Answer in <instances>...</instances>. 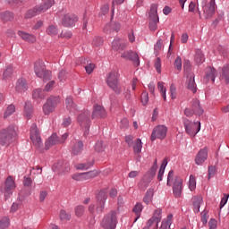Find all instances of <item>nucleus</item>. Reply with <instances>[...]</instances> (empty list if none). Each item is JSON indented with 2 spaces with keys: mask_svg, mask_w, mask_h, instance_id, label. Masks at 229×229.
I'll return each instance as SVG.
<instances>
[{
  "mask_svg": "<svg viewBox=\"0 0 229 229\" xmlns=\"http://www.w3.org/2000/svg\"><path fill=\"white\" fill-rule=\"evenodd\" d=\"M34 72L38 78L42 79L43 82H48L53 78L52 72L46 69L45 63L42 60L34 63Z\"/></svg>",
  "mask_w": 229,
  "mask_h": 229,
  "instance_id": "obj_1",
  "label": "nucleus"
},
{
  "mask_svg": "<svg viewBox=\"0 0 229 229\" xmlns=\"http://www.w3.org/2000/svg\"><path fill=\"white\" fill-rule=\"evenodd\" d=\"M57 144H60V138H58L57 134H52L47 140L45 143V148L46 150H48L52 146H55Z\"/></svg>",
  "mask_w": 229,
  "mask_h": 229,
  "instance_id": "obj_22",
  "label": "nucleus"
},
{
  "mask_svg": "<svg viewBox=\"0 0 229 229\" xmlns=\"http://www.w3.org/2000/svg\"><path fill=\"white\" fill-rule=\"evenodd\" d=\"M106 191L103 190L98 192V194L97 195V212H103V209H105V201H106Z\"/></svg>",
  "mask_w": 229,
  "mask_h": 229,
  "instance_id": "obj_17",
  "label": "nucleus"
},
{
  "mask_svg": "<svg viewBox=\"0 0 229 229\" xmlns=\"http://www.w3.org/2000/svg\"><path fill=\"white\" fill-rule=\"evenodd\" d=\"M13 74V67L12 65H9L5 68L4 72L3 73V80L8 81L12 78Z\"/></svg>",
  "mask_w": 229,
  "mask_h": 229,
  "instance_id": "obj_33",
  "label": "nucleus"
},
{
  "mask_svg": "<svg viewBox=\"0 0 229 229\" xmlns=\"http://www.w3.org/2000/svg\"><path fill=\"white\" fill-rule=\"evenodd\" d=\"M142 204L141 203H137L136 206L133 208V212H135L136 216H139L140 212L142 211Z\"/></svg>",
  "mask_w": 229,
  "mask_h": 229,
  "instance_id": "obj_61",
  "label": "nucleus"
},
{
  "mask_svg": "<svg viewBox=\"0 0 229 229\" xmlns=\"http://www.w3.org/2000/svg\"><path fill=\"white\" fill-rule=\"evenodd\" d=\"M46 33L48 36L55 37L59 33V28L56 25L50 24L49 26L47 27Z\"/></svg>",
  "mask_w": 229,
  "mask_h": 229,
  "instance_id": "obj_29",
  "label": "nucleus"
},
{
  "mask_svg": "<svg viewBox=\"0 0 229 229\" xmlns=\"http://www.w3.org/2000/svg\"><path fill=\"white\" fill-rule=\"evenodd\" d=\"M106 82L109 89H111L116 95L122 92L121 84L119 81L118 71L113 70L106 77Z\"/></svg>",
  "mask_w": 229,
  "mask_h": 229,
  "instance_id": "obj_2",
  "label": "nucleus"
},
{
  "mask_svg": "<svg viewBox=\"0 0 229 229\" xmlns=\"http://www.w3.org/2000/svg\"><path fill=\"white\" fill-rule=\"evenodd\" d=\"M220 81H224L226 84H229V64H225L222 68Z\"/></svg>",
  "mask_w": 229,
  "mask_h": 229,
  "instance_id": "obj_26",
  "label": "nucleus"
},
{
  "mask_svg": "<svg viewBox=\"0 0 229 229\" xmlns=\"http://www.w3.org/2000/svg\"><path fill=\"white\" fill-rule=\"evenodd\" d=\"M191 109H193L195 115L201 116L204 114V110L200 106L199 99H193V102L191 103Z\"/></svg>",
  "mask_w": 229,
  "mask_h": 229,
  "instance_id": "obj_24",
  "label": "nucleus"
},
{
  "mask_svg": "<svg viewBox=\"0 0 229 229\" xmlns=\"http://www.w3.org/2000/svg\"><path fill=\"white\" fill-rule=\"evenodd\" d=\"M30 138L31 142H32L33 146L35 147V148L38 152H43L44 144L42 142L40 132H39L36 123H32V125L30 127Z\"/></svg>",
  "mask_w": 229,
  "mask_h": 229,
  "instance_id": "obj_5",
  "label": "nucleus"
},
{
  "mask_svg": "<svg viewBox=\"0 0 229 229\" xmlns=\"http://www.w3.org/2000/svg\"><path fill=\"white\" fill-rule=\"evenodd\" d=\"M65 105H66V108L70 112H74L75 110H77V106L74 103L72 97H71V96L66 98Z\"/></svg>",
  "mask_w": 229,
  "mask_h": 229,
  "instance_id": "obj_30",
  "label": "nucleus"
},
{
  "mask_svg": "<svg viewBox=\"0 0 229 229\" xmlns=\"http://www.w3.org/2000/svg\"><path fill=\"white\" fill-rule=\"evenodd\" d=\"M123 59L130 60L134 63L135 67L140 66L139 55L133 51H125L121 55Z\"/></svg>",
  "mask_w": 229,
  "mask_h": 229,
  "instance_id": "obj_15",
  "label": "nucleus"
},
{
  "mask_svg": "<svg viewBox=\"0 0 229 229\" xmlns=\"http://www.w3.org/2000/svg\"><path fill=\"white\" fill-rule=\"evenodd\" d=\"M186 78H188V80H186V88H188L190 91L195 94L197 92V86L195 83V75L191 74L190 75V77H186Z\"/></svg>",
  "mask_w": 229,
  "mask_h": 229,
  "instance_id": "obj_23",
  "label": "nucleus"
},
{
  "mask_svg": "<svg viewBox=\"0 0 229 229\" xmlns=\"http://www.w3.org/2000/svg\"><path fill=\"white\" fill-rule=\"evenodd\" d=\"M55 84H56V81L55 80H52V79L48 80V81L44 87V91L51 92L55 89Z\"/></svg>",
  "mask_w": 229,
  "mask_h": 229,
  "instance_id": "obj_40",
  "label": "nucleus"
},
{
  "mask_svg": "<svg viewBox=\"0 0 229 229\" xmlns=\"http://www.w3.org/2000/svg\"><path fill=\"white\" fill-rule=\"evenodd\" d=\"M208 228L209 229H217V221L216 219L211 218L208 221Z\"/></svg>",
  "mask_w": 229,
  "mask_h": 229,
  "instance_id": "obj_60",
  "label": "nucleus"
},
{
  "mask_svg": "<svg viewBox=\"0 0 229 229\" xmlns=\"http://www.w3.org/2000/svg\"><path fill=\"white\" fill-rule=\"evenodd\" d=\"M98 174H99L96 170L90 171V172H87V173H83V179L84 180H89V179L97 177Z\"/></svg>",
  "mask_w": 229,
  "mask_h": 229,
  "instance_id": "obj_46",
  "label": "nucleus"
},
{
  "mask_svg": "<svg viewBox=\"0 0 229 229\" xmlns=\"http://www.w3.org/2000/svg\"><path fill=\"white\" fill-rule=\"evenodd\" d=\"M151 219H155V221H157L159 223L162 219V209L157 208L155 210L153 217Z\"/></svg>",
  "mask_w": 229,
  "mask_h": 229,
  "instance_id": "obj_49",
  "label": "nucleus"
},
{
  "mask_svg": "<svg viewBox=\"0 0 229 229\" xmlns=\"http://www.w3.org/2000/svg\"><path fill=\"white\" fill-rule=\"evenodd\" d=\"M67 79V72L65 70H61L58 73V80L60 82H64Z\"/></svg>",
  "mask_w": 229,
  "mask_h": 229,
  "instance_id": "obj_54",
  "label": "nucleus"
},
{
  "mask_svg": "<svg viewBox=\"0 0 229 229\" xmlns=\"http://www.w3.org/2000/svg\"><path fill=\"white\" fill-rule=\"evenodd\" d=\"M145 228L158 229V220H155L154 218H150L147 222V226H145Z\"/></svg>",
  "mask_w": 229,
  "mask_h": 229,
  "instance_id": "obj_43",
  "label": "nucleus"
},
{
  "mask_svg": "<svg viewBox=\"0 0 229 229\" xmlns=\"http://www.w3.org/2000/svg\"><path fill=\"white\" fill-rule=\"evenodd\" d=\"M105 117H106V110H105V107L99 105H95L91 114V119L94 120Z\"/></svg>",
  "mask_w": 229,
  "mask_h": 229,
  "instance_id": "obj_18",
  "label": "nucleus"
},
{
  "mask_svg": "<svg viewBox=\"0 0 229 229\" xmlns=\"http://www.w3.org/2000/svg\"><path fill=\"white\" fill-rule=\"evenodd\" d=\"M84 149V144L82 141H79L77 143H74V145L72 148V153L74 155H79L81 151Z\"/></svg>",
  "mask_w": 229,
  "mask_h": 229,
  "instance_id": "obj_32",
  "label": "nucleus"
},
{
  "mask_svg": "<svg viewBox=\"0 0 229 229\" xmlns=\"http://www.w3.org/2000/svg\"><path fill=\"white\" fill-rule=\"evenodd\" d=\"M127 47V43L120 38H114L112 42V49L114 51H123Z\"/></svg>",
  "mask_w": 229,
  "mask_h": 229,
  "instance_id": "obj_20",
  "label": "nucleus"
},
{
  "mask_svg": "<svg viewBox=\"0 0 229 229\" xmlns=\"http://www.w3.org/2000/svg\"><path fill=\"white\" fill-rule=\"evenodd\" d=\"M10 225V220L8 217H4L0 221V229H7Z\"/></svg>",
  "mask_w": 229,
  "mask_h": 229,
  "instance_id": "obj_53",
  "label": "nucleus"
},
{
  "mask_svg": "<svg viewBox=\"0 0 229 229\" xmlns=\"http://www.w3.org/2000/svg\"><path fill=\"white\" fill-rule=\"evenodd\" d=\"M94 165L93 162L86 163V164H78L75 165L77 170H88Z\"/></svg>",
  "mask_w": 229,
  "mask_h": 229,
  "instance_id": "obj_47",
  "label": "nucleus"
},
{
  "mask_svg": "<svg viewBox=\"0 0 229 229\" xmlns=\"http://www.w3.org/2000/svg\"><path fill=\"white\" fill-rule=\"evenodd\" d=\"M153 196H154V189H148V191L146 192L143 201L148 205L149 203L152 202L153 200Z\"/></svg>",
  "mask_w": 229,
  "mask_h": 229,
  "instance_id": "obj_35",
  "label": "nucleus"
},
{
  "mask_svg": "<svg viewBox=\"0 0 229 229\" xmlns=\"http://www.w3.org/2000/svg\"><path fill=\"white\" fill-rule=\"evenodd\" d=\"M53 171L58 172L60 175L69 174L71 171L70 164L65 162H58L53 165Z\"/></svg>",
  "mask_w": 229,
  "mask_h": 229,
  "instance_id": "obj_14",
  "label": "nucleus"
},
{
  "mask_svg": "<svg viewBox=\"0 0 229 229\" xmlns=\"http://www.w3.org/2000/svg\"><path fill=\"white\" fill-rule=\"evenodd\" d=\"M148 102V93L144 91L141 94V103L143 104V106H147Z\"/></svg>",
  "mask_w": 229,
  "mask_h": 229,
  "instance_id": "obj_59",
  "label": "nucleus"
},
{
  "mask_svg": "<svg viewBox=\"0 0 229 229\" xmlns=\"http://www.w3.org/2000/svg\"><path fill=\"white\" fill-rule=\"evenodd\" d=\"M35 8H36L37 13H38V14H39V13H45V12L47 11V8L45 6V4L36 5Z\"/></svg>",
  "mask_w": 229,
  "mask_h": 229,
  "instance_id": "obj_57",
  "label": "nucleus"
},
{
  "mask_svg": "<svg viewBox=\"0 0 229 229\" xmlns=\"http://www.w3.org/2000/svg\"><path fill=\"white\" fill-rule=\"evenodd\" d=\"M194 59H195L196 64H201L205 62V57H204L202 52L199 50L196 52Z\"/></svg>",
  "mask_w": 229,
  "mask_h": 229,
  "instance_id": "obj_45",
  "label": "nucleus"
},
{
  "mask_svg": "<svg viewBox=\"0 0 229 229\" xmlns=\"http://www.w3.org/2000/svg\"><path fill=\"white\" fill-rule=\"evenodd\" d=\"M16 188L15 182L12 176L7 177L4 187L2 191L4 194L5 199H8L13 195V191Z\"/></svg>",
  "mask_w": 229,
  "mask_h": 229,
  "instance_id": "obj_11",
  "label": "nucleus"
},
{
  "mask_svg": "<svg viewBox=\"0 0 229 229\" xmlns=\"http://www.w3.org/2000/svg\"><path fill=\"white\" fill-rule=\"evenodd\" d=\"M103 44V38L100 37H95L93 39V46H101Z\"/></svg>",
  "mask_w": 229,
  "mask_h": 229,
  "instance_id": "obj_63",
  "label": "nucleus"
},
{
  "mask_svg": "<svg viewBox=\"0 0 229 229\" xmlns=\"http://www.w3.org/2000/svg\"><path fill=\"white\" fill-rule=\"evenodd\" d=\"M17 139V127L14 125H9L7 129L0 131V144H10Z\"/></svg>",
  "mask_w": 229,
  "mask_h": 229,
  "instance_id": "obj_3",
  "label": "nucleus"
},
{
  "mask_svg": "<svg viewBox=\"0 0 229 229\" xmlns=\"http://www.w3.org/2000/svg\"><path fill=\"white\" fill-rule=\"evenodd\" d=\"M18 36L21 38V40H24V42H28L29 44H35L37 42L36 36L32 34L26 33L24 31H18Z\"/></svg>",
  "mask_w": 229,
  "mask_h": 229,
  "instance_id": "obj_21",
  "label": "nucleus"
},
{
  "mask_svg": "<svg viewBox=\"0 0 229 229\" xmlns=\"http://www.w3.org/2000/svg\"><path fill=\"white\" fill-rule=\"evenodd\" d=\"M46 98V93L42 89H36L32 92V98L35 100L44 99Z\"/></svg>",
  "mask_w": 229,
  "mask_h": 229,
  "instance_id": "obj_31",
  "label": "nucleus"
},
{
  "mask_svg": "<svg viewBox=\"0 0 229 229\" xmlns=\"http://www.w3.org/2000/svg\"><path fill=\"white\" fill-rule=\"evenodd\" d=\"M15 112V106L9 105L6 111L4 112V118H8Z\"/></svg>",
  "mask_w": 229,
  "mask_h": 229,
  "instance_id": "obj_50",
  "label": "nucleus"
},
{
  "mask_svg": "<svg viewBox=\"0 0 229 229\" xmlns=\"http://www.w3.org/2000/svg\"><path fill=\"white\" fill-rule=\"evenodd\" d=\"M193 200V212L198 214L199 212L200 205L203 203V198L201 196H195L192 199Z\"/></svg>",
  "mask_w": 229,
  "mask_h": 229,
  "instance_id": "obj_27",
  "label": "nucleus"
},
{
  "mask_svg": "<svg viewBox=\"0 0 229 229\" xmlns=\"http://www.w3.org/2000/svg\"><path fill=\"white\" fill-rule=\"evenodd\" d=\"M133 136L129 135L125 137V142L128 144V146L131 148L133 146Z\"/></svg>",
  "mask_w": 229,
  "mask_h": 229,
  "instance_id": "obj_64",
  "label": "nucleus"
},
{
  "mask_svg": "<svg viewBox=\"0 0 229 229\" xmlns=\"http://www.w3.org/2000/svg\"><path fill=\"white\" fill-rule=\"evenodd\" d=\"M117 225V213L115 211H110L104 216L101 226L103 229H115Z\"/></svg>",
  "mask_w": 229,
  "mask_h": 229,
  "instance_id": "obj_9",
  "label": "nucleus"
},
{
  "mask_svg": "<svg viewBox=\"0 0 229 229\" xmlns=\"http://www.w3.org/2000/svg\"><path fill=\"white\" fill-rule=\"evenodd\" d=\"M74 212L77 217H82L86 212V208L82 205L76 206Z\"/></svg>",
  "mask_w": 229,
  "mask_h": 229,
  "instance_id": "obj_38",
  "label": "nucleus"
},
{
  "mask_svg": "<svg viewBox=\"0 0 229 229\" xmlns=\"http://www.w3.org/2000/svg\"><path fill=\"white\" fill-rule=\"evenodd\" d=\"M162 47H163V41L162 39H159L155 46V52L158 54L161 51Z\"/></svg>",
  "mask_w": 229,
  "mask_h": 229,
  "instance_id": "obj_62",
  "label": "nucleus"
},
{
  "mask_svg": "<svg viewBox=\"0 0 229 229\" xmlns=\"http://www.w3.org/2000/svg\"><path fill=\"white\" fill-rule=\"evenodd\" d=\"M207 0H202V8L204 17L206 19L212 18L216 13V2L215 0H211L208 4H207Z\"/></svg>",
  "mask_w": 229,
  "mask_h": 229,
  "instance_id": "obj_10",
  "label": "nucleus"
},
{
  "mask_svg": "<svg viewBox=\"0 0 229 229\" xmlns=\"http://www.w3.org/2000/svg\"><path fill=\"white\" fill-rule=\"evenodd\" d=\"M141 148H142L141 140H140V139L135 140V143H134V147H133L134 152L139 154L141 152Z\"/></svg>",
  "mask_w": 229,
  "mask_h": 229,
  "instance_id": "obj_48",
  "label": "nucleus"
},
{
  "mask_svg": "<svg viewBox=\"0 0 229 229\" xmlns=\"http://www.w3.org/2000/svg\"><path fill=\"white\" fill-rule=\"evenodd\" d=\"M182 58L180 56H177L175 63H174V67L177 71L181 72L182 71Z\"/></svg>",
  "mask_w": 229,
  "mask_h": 229,
  "instance_id": "obj_56",
  "label": "nucleus"
},
{
  "mask_svg": "<svg viewBox=\"0 0 229 229\" xmlns=\"http://www.w3.org/2000/svg\"><path fill=\"white\" fill-rule=\"evenodd\" d=\"M190 191H194L196 189V178L193 175H190Z\"/></svg>",
  "mask_w": 229,
  "mask_h": 229,
  "instance_id": "obj_55",
  "label": "nucleus"
},
{
  "mask_svg": "<svg viewBox=\"0 0 229 229\" xmlns=\"http://www.w3.org/2000/svg\"><path fill=\"white\" fill-rule=\"evenodd\" d=\"M91 112L89 110H85L81 113L77 117V123L84 131V135H89L91 120H90Z\"/></svg>",
  "mask_w": 229,
  "mask_h": 229,
  "instance_id": "obj_6",
  "label": "nucleus"
},
{
  "mask_svg": "<svg viewBox=\"0 0 229 229\" xmlns=\"http://www.w3.org/2000/svg\"><path fill=\"white\" fill-rule=\"evenodd\" d=\"M61 102V98L56 96H51L47 99V102L42 106V111L45 115H49L54 113L57 106Z\"/></svg>",
  "mask_w": 229,
  "mask_h": 229,
  "instance_id": "obj_8",
  "label": "nucleus"
},
{
  "mask_svg": "<svg viewBox=\"0 0 229 229\" xmlns=\"http://www.w3.org/2000/svg\"><path fill=\"white\" fill-rule=\"evenodd\" d=\"M208 151L207 148L200 149L195 157L194 162L198 165H201L208 159Z\"/></svg>",
  "mask_w": 229,
  "mask_h": 229,
  "instance_id": "obj_19",
  "label": "nucleus"
},
{
  "mask_svg": "<svg viewBox=\"0 0 229 229\" xmlns=\"http://www.w3.org/2000/svg\"><path fill=\"white\" fill-rule=\"evenodd\" d=\"M78 16L72 13H66L62 17V25L64 27H72L78 21Z\"/></svg>",
  "mask_w": 229,
  "mask_h": 229,
  "instance_id": "obj_13",
  "label": "nucleus"
},
{
  "mask_svg": "<svg viewBox=\"0 0 229 229\" xmlns=\"http://www.w3.org/2000/svg\"><path fill=\"white\" fill-rule=\"evenodd\" d=\"M183 68H184V75L186 77H191V75H194V73L191 71V66L190 62L188 61L184 62Z\"/></svg>",
  "mask_w": 229,
  "mask_h": 229,
  "instance_id": "obj_42",
  "label": "nucleus"
},
{
  "mask_svg": "<svg viewBox=\"0 0 229 229\" xmlns=\"http://www.w3.org/2000/svg\"><path fill=\"white\" fill-rule=\"evenodd\" d=\"M14 18L13 13L11 12H4L1 14V19L3 21L6 22V21H13Z\"/></svg>",
  "mask_w": 229,
  "mask_h": 229,
  "instance_id": "obj_41",
  "label": "nucleus"
},
{
  "mask_svg": "<svg viewBox=\"0 0 229 229\" xmlns=\"http://www.w3.org/2000/svg\"><path fill=\"white\" fill-rule=\"evenodd\" d=\"M182 123H184L186 134L190 135V137L194 138L200 131L201 123L199 121L192 122L188 118H184Z\"/></svg>",
  "mask_w": 229,
  "mask_h": 229,
  "instance_id": "obj_7",
  "label": "nucleus"
},
{
  "mask_svg": "<svg viewBox=\"0 0 229 229\" xmlns=\"http://www.w3.org/2000/svg\"><path fill=\"white\" fill-rule=\"evenodd\" d=\"M96 65L94 64H89L85 66L86 72L90 75L94 72Z\"/></svg>",
  "mask_w": 229,
  "mask_h": 229,
  "instance_id": "obj_58",
  "label": "nucleus"
},
{
  "mask_svg": "<svg viewBox=\"0 0 229 229\" xmlns=\"http://www.w3.org/2000/svg\"><path fill=\"white\" fill-rule=\"evenodd\" d=\"M173 181H174V186H173L174 194L176 198H180L182 197L183 181L182 178L178 176L174 178V172L170 171L167 177V185L171 186L170 182Z\"/></svg>",
  "mask_w": 229,
  "mask_h": 229,
  "instance_id": "obj_4",
  "label": "nucleus"
},
{
  "mask_svg": "<svg viewBox=\"0 0 229 229\" xmlns=\"http://www.w3.org/2000/svg\"><path fill=\"white\" fill-rule=\"evenodd\" d=\"M59 217L61 221H70L72 219V215L64 209H61L59 212Z\"/></svg>",
  "mask_w": 229,
  "mask_h": 229,
  "instance_id": "obj_39",
  "label": "nucleus"
},
{
  "mask_svg": "<svg viewBox=\"0 0 229 229\" xmlns=\"http://www.w3.org/2000/svg\"><path fill=\"white\" fill-rule=\"evenodd\" d=\"M205 73L203 82L205 84H208V82L214 83L216 77V70L213 67H207Z\"/></svg>",
  "mask_w": 229,
  "mask_h": 229,
  "instance_id": "obj_16",
  "label": "nucleus"
},
{
  "mask_svg": "<svg viewBox=\"0 0 229 229\" xmlns=\"http://www.w3.org/2000/svg\"><path fill=\"white\" fill-rule=\"evenodd\" d=\"M121 28V24L118 22H114L112 25L111 24H106L104 28V31L108 33L111 31V30L118 31Z\"/></svg>",
  "mask_w": 229,
  "mask_h": 229,
  "instance_id": "obj_36",
  "label": "nucleus"
},
{
  "mask_svg": "<svg viewBox=\"0 0 229 229\" xmlns=\"http://www.w3.org/2000/svg\"><path fill=\"white\" fill-rule=\"evenodd\" d=\"M173 223V215H168L167 218L164 219L160 229H170V226Z\"/></svg>",
  "mask_w": 229,
  "mask_h": 229,
  "instance_id": "obj_34",
  "label": "nucleus"
},
{
  "mask_svg": "<svg viewBox=\"0 0 229 229\" xmlns=\"http://www.w3.org/2000/svg\"><path fill=\"white\" fill-rule=\"evenodd\" d=\"M23 115L28 120L31 119V117L33 115V106H32L31 102H30V101L25 102Z\"/></svg>",
  "mask_w": 229,
  "mask_h": 229,
  "instance_id": "obj_25",
  "label": "nucleus"
},
{
  "mask_svg": "<svg viewBox=\"0 0 229 229\" xmlns=\"http://www.w3.org/2000/svg\"><path fill=\"white\" fill-rule=\"evenodd\" d=\"M167 127L165 125H157L155 129H153V132L151 134V140L154 141L157 139L164 140L167 135Z\"/></svg>",
  "mask_w": 229,
  "mask_h": 229,
  "instance_id": "obj_12",
  "label": "nucleus"
},
{
  "mask_svg": "<svg viewBox=\"0 0 229 229\" xmlns=\"http://www.w3.org/2000/svg\"><path fill=\"white\" fill-rule=\"evenodd\" d=\"M38 13L37 12V8L34 7L33 9L31 10H28L25 13V18L27 19H30V18H33L34 16L38 15Z\"/></svg>",
  "mask_w": 229,
  "mask_h": 229,
  "instance_id": "obj_51",
  "label": "nucleus"
},
{
  "mask_svg": "<svg viewBox=\"0 0 229 229\" xmlns=\"http://www.w3.org/2000/svg\"><path fill=\"white\" fill-rule=\"evenodd\" d=\"M149 18H150V21H159V18L157 15V5L156 4L151 5Z\"/></svg>",
  "mask_w": 229,
  "mask_h": 229,
  "instance_id": "obj_37",
  "label": "nucleus"
},
{
  "mask_svg": "<svg viewBox=\"0 0 229 229\" xmlns=\"http://www.w3.org/2000/svg\"><path fill=\"white\" fill-rule=\"evenodd\" d=\"M28 89L27 82L24 79H19L16 82V91L22 93Z\"/></svg>",
  "mask_w": 229,
  "mask_h": 229,
  "instance_id": "obj_28",
  "label": "nucleus"
},
{
  "mask_svg": "<svg viewBox=\"0 0 229 229\" xmlns=\"http://www.w3.org/2000/svg\"><path fill=\"white\" fill-rule=\"evenodd\" d=\"M208 211L207 210H203L201 213H200V219H201V223L202 225H207L208 223Z\"/></svg>",
  "mask_w": 229,
  "mask_h": 229,
  "instance_id": "obj_52",
  "label": "nucleus"
},
{
  "mask_svg": "<svg viewBox=\"0 0 229 229\" xmlns=\"http://www.w3.org/2000/svg\"><path fill=\"white\" fill-rule=\"evenodd\" d=\"M105 149H106V144H105L103 141L99 140L95 145V151L98 153L104 152Z\"/></svg>",
  "mask_w": 229,
  "mask_h": 229,
  "instance_id": "obj_44",
  "label": "nucleus"
}]
</instances>
